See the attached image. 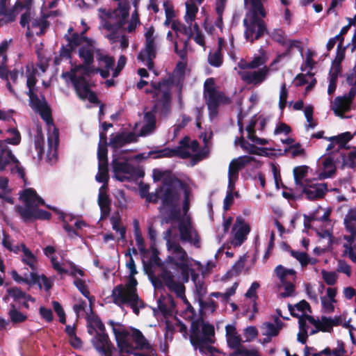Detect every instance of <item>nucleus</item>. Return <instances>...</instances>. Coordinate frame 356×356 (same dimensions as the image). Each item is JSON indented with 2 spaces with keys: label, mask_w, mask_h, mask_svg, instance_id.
<instances>
[{
  "label": "nucleus",
  "mask_w": 356,
  "mask_h": 356,
  "mask_svg": "<svg viewBox=\"0 0 356 356\" xmlns=\"http://www.w3.org/2000/svg\"><path fill=\"white\" fill-rule=\"evenodd\" d=\"M275 273L276 276L280 279L282 285L289 283L287 280V276L291 275L293 277V280L296 278V273L293 269H286L282 265H278L275 268Z\"/></svg>",
  "instance_id": "nucleus-30"
},
{
  "label": "nucleus",
  "mask_w": 356,
  "mask_h": 356,
  "mask_svg": "<svg viewBox=\"0 0 356 356\" xmlns=\"http://www.w3.org/2000/svg\"><path fill=\"white\" fill-rule=\"evenodd\" d=\"M272 38L282 46H285L287 44V40L284 36V31L280 29H275L273 31L272 33Z\"/></svg>",
  "instance_id": "nucleus-58"
},
{
  "label": "nucleus",
  "mask_w": 356,
  "mask_h": 356,
  "mask_svg": "<svg viewBox=\"0 0 356 356\" xmlns=\"http://www.w3.org/2000/svg\"><path fill=\"white\" fill-rule=\"evenodd\" d=\"M30 21H31V14H30L29 10H28L27 12L24 13L21 15L20 22H19L20 25L23 28L26 27V29H27V31L26 33V36L27 38H31L33 35V31H31V29H30V25H29Z\"/></svg>",
  "instance_id": "nucleus-46"
},
{
  "label": "nucleus",
  "mask_w": 356,
  "mask_h": 356,
  "mask_svg": "<svg viewBox=\"0 0 356 356\" xmlns=\"http://www.w3.org/2000/svg\"><path fill=\"white\" fill-rule=\"evenodd\" d=\"M134 234L138 248L145 245V240L142 236L139 222L137 220H134Z\"/></svg>",
  "instance_id": "nucleus-51"
},
{
  "label": "nucleus",
  "mask_w": 356,
  "mask_h": 356,
  "mask_svg": "<svg viewBox=\"0 0 356 356\" xmlns=\"http://www.w3.org/2000/svg\"><path fill=\"white\" fill-rule=\"evenodd\" d=\"M225 6H224V3L222 1H219L216 4V12L218 15V19L215 22V25L220 29H222L223 22H222V15L225 10Z\"/></svg>",
  "instance_id": "nucleus-53"
},
{
  "label": "nucleus",
  "mask_w": 356,
  "mask_h": 356,
  "mask_svg": "<svg viewBox=\"0 0 356 356\" xmlns=\"http://www.w3.org/2000/svg\"><path fill=\"white\" fill-rule=\"evenodd\" d=\"M22 251L24 253V257L22 261L28 265L32 270V272L36 270L35 263L37 261L36 257L34 254L25 245L24 243H21Z\"/></svg>",
  "instance_id": "nucleus-29"
},
{
  "label": "nucleus",
  "mask_w": 356,
  "mask_h": 356,
  "mask_svg": "<svg viewBox=\"0 0 356 356\" xmlns=\"http://www.w3.org/2000/svg\"><path fill=\"white\" fill-rule=\"evenodd\" d=\"M235 350L229 354V356H257V350H247L245 346L241 348H234Z\"/></svg>",
  "instance_id": "nucleus-56"
},
{
  "label": "nucleus",
  "mask_w": 356,
  "mask_h": 356,
  "mask_svg": "<svg viewBox=\"0 0 356 356\" xmlns=\"http://www.w3.org/2000/svg\"><path fill=\"white\" fill-rule=\"evenodd\" d=\"M232 230L234 231V246H240L247 239V235L250 232V226L245 222V220L241 216H238L233 226Z\"/></svg>",
  "instance_id": "nucleus-8"
},
{
  "label": "nucleus",
  "mask_w": 356,
  "mask_h": 356,
  "mask_svg": "<svg viewBox=\"0 0 356 356\" xmlns=\"http://www.w3.org/2000/svg\"><path fill=\"white\" fill-rule=\"evenodd\" d=\"M107 146L108 145H102L101 143L98 144L97 157H98L99 163L108 162Z\"/></svg>",
  "instance_id": "nucleus-64"
},
{
  "label": "nucleus",
  "mask_w": 356,
  "mask_h": 356,
  "mask_svg": "<svg viewBox=\"0 0 356 356\" xmlns=\"http://www.w3.org/2000/svg\"><path fill=\"white\" fill-rule=\"evenodd\" d=\"M7 131L14 135L13 138H8L6 140H0V147L4 144H11L13 145H17L21 142V134L19 131L15 128H9Z\"/></svg>",
  "instance_id": "nucleus-38"
},
{
  "label": "nucleus",
  "mask_w": 356,
  "mask_h": 356,
  "mask_svg": "<svg viewBox=\"0 0 356 356\" xmlns=\"http://www.w3.org/2000/svg\"><path fill=\"white\" fill-rule=\"evenodd\" d=\"M245 259L243 257H241L232 267L229 273L232 276H237L240 274L244 268Z\"/></svg>",
  "instance_id": "nucleus-61"
},
{
  "label": "nucleus",
  "mask_w": 356,
  "mask_h": 356,
  "mask_svg": "<svg viewBox=\"0 0 356 356\" xmlns=\"http://www.w3.org/2000/svg\"><path fill=\"white\" fill-rule=\"evenodd\" d=\"M138 136L134 132H129L126 134L124 133H118L112 135L110 138L109 145L113 149H117L125 145L136 143Z\"/></svg>",
  "instance_id": "nucleus-12"
},
{
  "label": "nucleus",
  "mask_w": 356,
  "mask_h": 356,
  "mask_svg": "<svg viewBox=\"0 0 356 356\" xmlns=\"http://www.w3.org/2000/svg\"><path fill=\"white\" fill-rule=\"evenodd\" d=\"M148 156H153V159H159L163 157L172 158L174 157L173 148L165 147L159 150H152L149 152Z\"/></svg>",
  "instance_id": "nucleus-44"
},
{
  "label": "nucleus",
  "mask_w": 356,
  "mask_h": 356,
  "mask_svg": "<svg viewBox=\"0 0 356 356\" xmlns=\"http://www.w3.org/2000/svg\"><path fill=\"white\" fill-rule=\"evenodd\" d=\"M252 13L249 19L245 18L243 21L245 28V38L251 44L260 39L268 31L265 22L259 17V13Z\"/></svg>",
  "instance_id": "nucleus-2"
},
{
  "label": "nucleus",
  "mask_w": 356,
  "mask_h": 356,
  "mask_svg": "<svg viewBox=\"0 0 356 356\" xmlns=\"http://www.w3.org/2000/svg\"><path fill=\"white\" fill-rule=\"evenodd\" d=\"M160 277L163 280L165 285L170 291L175 293L177 296L179 298L184 297V285L182 283L176 282L174 280V276L170 271L166 269H163Z\"/></svg>",
  "instance_id": "nucleus-9"
},
{
  "label": "nucleus",
  "mask_w": 356,
  "mask_h": 356,
  "mask_svg": "<svg viewBox=\"0 0 356 356\" xmlns=\"http://www.w3.org/2000/svg\"><path fill=\"white\" fill-rule=\"evenodd\" d=\"M255 161V159L250 156H241L237 159H233L229 165L228 177H235V179L238 177V172L247 164Z\"/></svg>",
  "instance_id": "nucleus-13"
},
{
  "label": "nucleus",
  "mask_w": 356,
  "mask_h": 356,
  "mask_svg": "<svg viewBox=\"0 0 356 356\" xmlns=\"http://www.w3.org/2000/svg\"><path fill=\"white\" fill-rule=\"evenodd\" d=\"M209 64L214 67H220L223 63V56L222 54V47L218 45L217 49L213 52H209L208 55Z\"/></svg>",
  "instance_id": "nucleus-31"
},
{
  "label": "nucleus",
  "mask_w": 356,
  "mask_h": 356,
  "mask_svg": "<svg viewBox=\"0 0 356 356\" xmlns=\"http://www.w3.org/2000/svg\"><path fill=\"white\" fill-rule=\"evenodd\" d=\"M168 248L173 251L175 258L179 261L177 268L181 269L183 272L187 270L188 255L186 250L180 245L179 243L168 240Z\"/></svg>",
  "instance_id": "nucleus-11"
},
{
  "label": "nucleus",
  "mask_w": 356,
  "mask_h": 356,
  "mask_svg": "<svg viewBox=\"0 0 356 356\" xmlns=\"http://www.w3.org/2000/svg\"><path fill=\"white\" fill-rule=\"evenodd\" d=\"M287 97H288V91L286 88L285 83H284L280 90V100H279V107L281 111H283L286 107L287 103Z\"/></svg>",
  "instance_id": "nucleus-63"
},
{
  "label": "nucleus",
  "mask_w": 356,
  "mask_h": 356,
  "mask_svg": "<svg viewBox=\"0 0 356 356\" xmlns=\"http://www.w3.org/2000/svg\"><path fill=\"white\" fill-rule=\"evenodd\" d=\"M302 192L306 195L309 200H316L323 198L327 191L326 184H316L307 187H302Z\"/></svg>",
  "instance_id": "nucleus-14"
},
{
  "label": "nucleus",
  "mask_w": 356,
  "mask_h": 356,
  "mask_svg": "<svg viewBox=\"0 0 356 356\" xmlns=\"http://www.w3.org/2000/svg\"><path fill=\"white\" fill-rule=\"evenodd\" d=\"M10 275L12 278L17 283H26L30 286L38 284L40 289L42 288L41 283L40 282V276L35 272L30 273V279L28 277L27 274H24V277H22L15 270H13Z\"/></svg>",
  "instance_id": "nucleus-18"
},
{
  "label": "nucleus",
  "mask_w": 356,
  "mask_h": 356,
  "mask_svg": "<svg viewBox=\"0 0 356 356\" xmlns=\"http://www.w3.org/2000/svg\"><path fill=\"white\" fill-rule=\"evenodd\" d=\"M154 33V28L151 26L145 34V44L143 49H156L155 44V40L153 36Z\"/></svg>",
  "instance_id": "nucleus-49"
},
{
  "label": "nucleus",
  "mask_w": 356,
  "mask_h": 356,
  "mask_svg": "<svg viewBox=\"0 0 356 356\" xmlns=\"http://www.w3.org/2000/svg\"><path fill=\"white\" fill-rule=\"evenodd\" d=\"M97 344L93 345L94 348L104 356H112L113 351L115 350L113 344L111 342L108 336L99 335Z\"/></svg>",
  "instance_id": "nucleus-17"
},
{
  "label": "nucleus",
  "mask_w": 356,
  "mask_h": 356,
  "mask_svg": "<svg viewBox=\"0 0 356 356\" xmlns=\"http://www.w3.org/2000/svg\"><path fill=\"white\" fill-rule=\"evenodd\" d=\"M26 95L29 97V105L35 111L47 104L45 98L42 96L43 101L42 102L35 91H28Z\"/></svg>",
  "instance_id": "nucleus-34"
},
{
  "label": "nucleus",
  "mask_w": 356,
  "mask_h": 356,
  "mask_svg": "<svg viewBox=\"0 0 356 356\" xmlns=\"http://www.w3.org/2000/svg\"><path fill=\"white\" fill-rule=\"evenodd\" d=\"M95 43L85 44L79 49V56L83 60L86 66H90L94 62Z\"/></svg>",
  "instance_id": "nucleus-20"
},
{
  "label": "nucleus",
  "mask_w": 356,
  "mask_h": 356,
  "mask_svg": "<svg viewBox=\"0 0 356 356\" xmlns=\"http://www.w3.org/2000/svg\"><path fill=\"white\" fill-rule=\"evenodd\" d=\"M346 156L343 154V165H348L350 168H356V147L353 148L352 151L348 153V161H345Z\"/></svg>",
  "instance_id": "nucleus-62"
},
{
  "label": "nucleus",
  "mask_w": 356,
  "mask_h": 356,
  "mask_svg": "<svg viewBox=\"0 0 356 356\" xmlns=\"http://www.w3.org/2000/svg\"><path fill=\"white\" fill-rule=\"evenodd\" d=\"M350 103L346 99V97H337L332 105V110L337 116L342 117L343 113L349 111Z\"/></svg>",
  "instance_id": "nucleus-19"
},
{
  "label": "nucleus",
  "mask_w": 356,
  "mask_h": 356,
  "mask_svg": "<svg viewBox=\"0 0 356 356\" xmlns=\"http://www.w3.org/2000/svg\"><path fill=\"white\" fill-rule=\"evenodd\" d=\"M204 97L211 115H217L220 104H228L230 103V99L223 92L218 91L216 88L210 89L209 95H205Z\"/></svg>",
  "instance_id": "nucleus-5"
},
{
  "label": "nucleus",
  "mask_w": 356,
  "mask_h": 356,
  "mask_svg": "<svg viewBox=\"0 0 356 356\" xmlns=\"http://www.w3.org/2000/svg\"><path fill=\"white\" fill-rule=\"evenodd\" d=\"M98 204L100 207L102 218H106L111 211V200L106 193L101 190L98 195Z\"/></svg>",
  "instance_id": "nucleus-23"
},
{
  "label": "nucleus",
  "mask_w": 356,
  "mask_h": 356,
  "mask_svg": "<svg viewBox=\"0 0 356 356\" xmlns=\"http://www.w3.org/2000/svg\"><path fill=\"white\" fill-rule=\"evenodd\" d=\"M131 337L139 348L143 349L149 348V343L139 330L131 327Z\"/></svg>",
  "instance_id": "nucleus-33"
},
{
  "label": "nucleus",
  "mask_w": 356,
  "mask_h": 356,
  "mask_svg": "<svg viewBox=\"0 0 356 356\" xmlns=\"http://www.w3.org/2000/svg\"><path fill=\"white\" fill-rule=\"evenodd\" d=\"M1 147V154L2 155V162L6 166L10 164L12 161L15 164L19 163V160L13 154L11 149H10L8 147Z\"/></svg>",
  "instance_id": "nucleus-36"
},
{
  "label": "nucleus",
  "mask_w": 356,
  "mask_h": 356,
  "mask_svg": "<svg viewBox=\"0 0 356 356\" xmlns=\"http://www.w3.org/2000/svg\"><path fill=\"white\" fill-rule=\"evenodd\" d=\"M165 208L170 209L168 218L171 220H179L180 219L181 210L179 207V202L173 206H168Z\"/></svg>",
  "instance_id": "nucleus-60"
},
{
  "label": "nucleus",
  "mask_w": 356,
  "mask_h": 356,
  "mask_svg": "<svg viewBox=\"0 0 356 356\" xmlns=\"http://www.w3.org/2000/svg\"><path fill=\"white\" fill-rule=\"evenodd\" d=\"M96 180L99 183H106L108 181V162L99 163L98 172L95 177Z\"/></svg>",
  "instance_id": "nucleus-35"
},
{
  "label": "nucleus",
  "mask_w": 356,
  "mask_h": 356,
  "mask_svg": "<svg viewBox=\"0 0 356 356\" xmlns=\"http://www.w3.org/2000/svg\"><path fill=\"white\" fill-rule=\"evenodd\" d=\"M241 341V337L238 334H232L227 338V345L230 348H241L243 346Z\"/></svg>",
  "instance_id": "nucleus-57"
},
{
  "label": "nucleus",
  "mask_w": 356,
  "mask_h": 356,
  "mask_svg": "<svg viewBox=\"0 0 356 356\" xmlns=\"http://www.w3.org/2000/svg\"><path fill=\"white\" fill-rule=\"evenodd\" d=\"M268 72V67L264 66L262 69L259 70L258 71L245 72L242 76V79L247 83L258 85L265 80Z\"/></svg>",
  "instance_id": "nucleus-15"
},
{
  "label": "nucleus",
  "mask_w": 356,
  "mask_h": 356,
  "mask_svg": "<svg viewBox=\"0 0 356 356\" xmlns=\"http://www.w3.org/2000/svg\"><path fill=\"white\" fill-rule=\"evenodd\" d=\"M160 200L162 206H173L177 202H179L180 195L177 189L173 186V182L170 178H164L162 180V185L159 186Z\"/></svg>",
  "instance_id": "nucleus-3"
},
{
  "label": "nucleus",
  "mask_w": 356,
  "mask_h": 356,
  "mask_svg": "<svg viewBox=\"0 0 356 356\" xmlns=\"http://www.w3.org/2000/svg\"><path fill=\"white\" fill-rule=\"evenodd\" d=\"M111 165L115 177L120 181L128 179L125 175L133 176L136 174V168L128 161H120L118 159H115L112 161Z\"/></svg>",
  "instance_id": "nucleus-7"
},
{
  "label": "nucleus",
  "mask_w": 356,
  "mask_h": 356,
  "mask_svg": "<svg viewBox=\"0 0 356 356\" xmlns=\"http://www.w3.org/2000/svg\"><path fill=\"white\" fill-rule=\"evenodd\" d=\"M179 231L180 233V239L184 242L192 241V232L189 224L181 222L179 225Z\"/></svg>",
  "instance_id": "nucleus-40"
},
{
  "label": "nucleus",
  "mask_w": 356,
  "mask_h": 356,
  "mask_svg": "<svg viewBox=\"0 0 356 356\" xmlns=\"http://www.w3.org/2000/svg\"><path fill=\"white\" fill-rule=\"evenodd\" d=\"M134 276L129 275V280L124 285L120 284L115 286L112 290L111 297L115 305L119 307L129 305L133 312L138 315L140 309L145 307V303L138 295V281Z\"/></svg>",
  "instance_id": "nucleus-1"
},
{
  "label": "nucleus",
  "mask_w": 356,
  "mask_h": 356,
  "mask_svg": "<svg viewBox=\"0 0 356 356\" xmlns=\"http://www.w3.org/2000/svg\"><path fill=\"white\" fill-rule=\"evenodd\" d=\"M214 334L215 330L213 325L208 323L202 322L200 340L198 341V345L197 346L200 351L202 352L204 348L210 353H213L216 350L214 347L209 345L214 343V340L212 339Z\"/></svg>",
  "instance_id": "nucleus-6"
},
{
  "label": "nucleus",
  "mask_w": 356,
  "mask_h": 356,
  "mask_svg": "<svg viewBox=\"0 0 356 356\" xmlns=\"http://www.w3.org/2000/svg\"><path fill=\"white\" fill-rule=\"evenodd\" d=\"M112 228L120 234V239L124 240L126 238V227L124 226L120 227L121 219L119 216H113L111 219Z\"/></svg>",
  "instance_id": "nucleus-43"
},
{
  "label": "nucleus",
  "mask_w": 356,
  "mask_h": 356,
  "mask_svg": "<svg viewBox=\"0 0 356 356\" xmlns=\"http://www.w3.org/2000/svg\"><path fill=\"white\" fill-rule=\"evenodd\" d=\"M36 208L34 205L25 204V207L18 205L16 207V211L21 216L24 222L35 220V211Z\"/></svg>",
  "instance_id": "nucleus-21"
},
{
  "label": "nucleus",
  "mask_w": 356,
  "mask_h": 356,
  "mask_svg": "<svg viewBox=\"0 0 356 356\" xmlns=\"http://www.w3.org/2000/svg\"><path fill=\"white\" fill-rule=\"evenodd\" d=\"M288 309L290 312V314L293 317H296V318H298L300 331V332H307L309 326L307 325V323H306L307 321L305 320L304 316H302V315H300L298 313L294 312L293 307L291 304L288 305Z\"/></svg>",
  "instance_id": "nucleus-45"
},
{
  "label": "nucleus",
  "mask_w": 356,
  "mask_h": 356,
  "mask_svg": "<svg viewBox=\"0 0 356 356\" xmlns=\"http://www.w3.org/2000/svg\"><path fill=\"white\" fill-rule=\"evenodd\" d=\"M8 294L13 298L15 302H20L22 300L35 302V298L24 292L19 287L14 286L7 289Z\"/></svg>",
  "instance_id": "nucleus-26"
},
{
  "label": "nucleus",
  "mask_w": 356,
  "mask_h": 356,
  "mask_svg": "<svg viewBox=\"0 0 356 356\" xmlns=\"http://www.w3.org/2000/svg\"><path fill=\"white\" fill-rule=\"evenodd\" d=\"M309 167L307 165L297 166L293 168L294 182L296 186L303 187L305 184L303 183V179L307 176Z\"/></svg>",
  "instance_id": "nucleus-32"
},
{
  "label": "nucleus",
  "mask_w": 356,
  "mask_h": 356,
  "mask_svg": "<svg viewBox=\"0 0 356 356\" xmlns=\"http://www.w3.org/2000/svg\"><path fill=\"white\" fill-rule=\"evenodd\" d=\"M74 286L80 291V293L86 297L90 302L94 300L93 296H90L88 287L83 280L76 278L74 281Z\"/></svg>",
  "instance_id": "nucleus-42"
},
{
  "label": "nucleus",
  "mask_w": 356,
  "mask_h": 356,
  "mask_svg": "<svg viewBox=\"0 0 356 356\" xmlns=\"http://www.w3.org/2000/svg\"><path fill=\"white\" fill-rule=\"evenodd\" d=\"M72 84L78 97L81 99H86L90 90L86 79L83 76H73Z\"/></svg>",
  "instance_id": "nucleus-16"
},
{
  "label": "nucleus",
  "mask_w": 356,
  "mask_h": 356,
  "mask_svg": "<svg viewBox=\"0 0 356 356\" xmlns=\"http://www.w3.org/2000/svg\"><path fill=\"white\" fill-rule=\"evenodd\" d=\"M202 322L204 321L200 318L192 321L191 325L190 341L195 347H197L198 341L200 340V327H202Z\"/></svg>",
  "instance_id": "nucleus-22"
},
{
  "label": "nucleus",
  "mask_w": 356,
  "mask_h": 356,
  "mask_svg": "<svg viewBox=\"0 0 356 356\" xmlns=\"http://www.w3.org/2000/svg\"><path fill=\"white\" fill-rule=\"evenodd\" d=\"M47 15H43L40 18L31 19V26L32 28H40V31L36 33L38 36H42L45 34L47 29L49 28L50 23L47 19Z\"/></svg>",
  "instance_id": "nucleus-28"
},
{
  "label": "nucleus",
  "mask_w": 356,
  "mask_h": 356,
  "mask_svg": "<svg viewBox=\"0 0 356 356\" xmlns=\"http://www.w3.org/2000/svg\"><path fill=\"white\" fill-rule=\"evenodd\" d=\"M37 195L38 194L35 189L28 188L23 191L19 198L24 202V204L34 205L35 198L37 197Z\"/></svg>",
  "instance_id": "nucleus-39"
},
{
  "label": "nucleus",
  "mask_w": 356,
  "mask_h": 356,
  "mask_svg": "<svg viewBox=\"0 0 356 356\" xmlns=\"http://www.w3.org/2000/svg\"><path fill=\"white\" fill-rule=\"evenodd\" d=\"M160 277L163 280L165 285L170 291L175 293L177 296L179 298L184 297V285L182 283L176 282L174 280V276L170 271L166 269H163Z\"/></svg>",
  "instance_id": "nucleus-10"
},
{
  "label": "nucleus",
  "mask_w": 356,
  "mask_h": 356,
  "mask_svg": "<svg viewBox=\"0 0 356 356\" xmlns=\"http://www.w3.org/2000/svg\"><path fill=\"white\" fill-rule=\"evenodd\" d=\"M36 111L40 114L41 118L47 122V124H53V118L51 116V109L48 106L47 104L44 105V107H41Z\"/></svg>",
  "instance_id": "nucleus-52"
},
{
  "label": "nucleus",
  "mask_w": 356,
  "mask_h": 356,
  "mask_svg": "<svg viewBox=\"0 0 356 356\" xmlns=\"http://www.w3.org/2000/svg\"><path fill=\"white\" fill-rule=\"evenodd\" d=\"M108 323L112 327L120 353H125L127 354H133V346L129 342L127 339V338L130 336V332L125 328H116L115 325L120 326H122V325L120 323L116 324L112 320H110Z\"/></svg>",
  "instance_id": "nucleus-4"
},
{
  "label": "nucleus",
  "mask_w": 356,
  "mask_h": 356,
  "mask_svg": "<svg viewBox=\"0 0 356 356\" xmlns=\"http://www.w3.org/2000/svg\"><path fill=\"white\" fill-rule=\"evenodd\" d=\"M10 306L11 308L9 310L8 314L13 323H22L27 319V316L18 311L15 308V305L12 304Z\"/></svg>",
  "instance_id": "nucleus-41"
},
{
  "label": "nucleus",
  "mask_w": 356,
  "mask_h": 356,
  "mask_svg": "<svg viewBox=\"0 0 356 356\" xmlns=\"http://www.w3.org/2000/svg\"><path fill=\"white\" fill-rule=\"evenodd\" d=\"M317 328L323 332H331L333 330V327L331 323V317L322 316L321 321H319V324H318Z\"/></svg>",
  "instance_id": "nucleus-47"
},
{
  "label": "nucleus",
  "mask_w": 356,
  "mask_h": 356,
  "mask_svg": "<svg viewBox=\"0 0 356 356\" xmlns=\"http://www.w3.org/2000/svg\"><path fill=\"white\" fill-rule=\"evenodd\" d=\"M65 39L68 42L67 47H72L74 49L83 42L78 33H74L71 36L65 35Z\"/></svg>",
  "instance_id": "nucleus-55"
},
{
  "label": "nucleus",
  "mask_w": 356,
  "mask_h": 356,
  "mask_svg": "<svg viewBox=\"0 0 356 356\" xmlns=\"http://www.w3.org/2000/svg\"><path fill=\"white\" fill-rule=\"evenodd\" d=\"M291 255L296 258L302 266H307L310 262V259L306 252L291 250Z\"/></svg>",
  "instance_id": "nucleus-50"
},
{
  "label": "nucleus",
  "mask_w": 356,
  "mask_h": 356,
  "mask_svg": "<svg viewBox=\"0 0 356 356\" xmlns=\"http://www.w3.org/2000/svg\"><path fill=\"white\" fill-rule=\"evenodd\" d=\"M9 179L6 177H0V199L10 204H14L13 198L10 196L12 190L9 188Z\"/></svg>",
  "instance_id": "nucleus-25"
},
{
  "label": "nucleus",
  "mask_w": 356,
  "mask_h": 356,
  "mask_svg": "<svg viewBox=\"0 0 356 356\" xmlns=\"http://www.w3.org/2000/svg\"><path fill=\"white\" fill-rule=\"evenodd\" d=\"M156 56V49H143L138 54V60L144 62L147 60V66L149 70L154 67V59Z\"/></svg>",
  "instance_id": "nucleus-24"
},
{
  "label": "nucleus",
  "mask_w": 356,
  "mask_h": 356,
  "mask_svg": "<svg viewBox=\"0 0 356 356\" xmlns=\"http://www.w3.org/2000/svg\"><path fill=\"white\" fill-rule=\"evenodd\" d=\"M186 9L185 20L187 23H190V25H192V22L195 20L198 12V8L194 3L186 2Z\"/></svg>",
  "instance_id": "nucleus-37"
},
{
  "label": "nucleus",
  "mask_w": 356,
  "mask_h": 356,
  "mask_svg": "<svg viewBox=\"0 0 356 356\" xmlns=\"http://www.w3.org/2000/svg\"><path fill=\"white\" fill-rule=\"evenodd\" d=\"M65 332L69 335L70 337H74V340L77 341V343H71V346L74 347V348H79L81 346V341L80 338H79L76 335V329L75 327H72L70 325H66L65 327Z\"/></svg>",
  "instance_id": "nucleus-59"
},
{
  "label": "nucleus",
  "mask_w": 356,
  "mask_h": 356,
  "mask_svg": "<svg viewBox=\"0 0 356 356\" xmlns=\"http://www.w3.org/2000/svg\"><path fill=\"white\" fill-rule=\"evenodd\" d=\"M322 277L324 282L330 286H333L335 284L337 280V275L335 272L331 271L328 272L325 270H321Z\"/></svg>",
  "instance_id": "nucleus-54"
},
{
  "label": "nucleus",
  "mask_w": 356,
  "mask_h": 356,
  "mask_svg": "<svg viewBox=\"0 0 356 356\" xmlns=\"http://www.w3.org/2000/svg\"><path fill=\"white\" fill-rule=\"evenodd\" d=\"M245 3H250L252 6V12L259 13L262 17L266 15L265 9L264 8L262 0H244Z\"/></svg>",
  "instance_id": "nucleus-48"
},
{
  "label": "nucleus",
  "mask_w": 356,
  "mask_h": 356,
  "mask_svg": "<svg viewBox=\"0 0 356 356\" xmlns=\"http://www.w3.org/2000/svg\"><path fill=\"white\" fill-rule=\"evenodd\" d=\"M324 138L331 142H335L338 144L339 151L342 149H349V147L346 146V144L353 138V135L350 132L347 131L335 136H331L329 138L325 137Z\"/></svg>",
  "instance_id": "nucleus-27"
}]
</instances>
